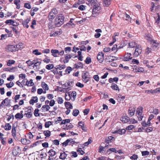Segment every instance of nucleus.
<instances>
[{"label": "nucleus", "instance_id": "1", "mask_svg": "<svg viewBox=\"0 0 160 160\" xmlns=\"http://www.w3.org/2000/svg\"><path fill=\"white\" fill-rule=\"evenodd\" d=\"M64 17L63 16L60 14L56 17L55 20V25L56 27H60L64 23Z\"/></svg>", "mask_w": 160, "mask_h": 160}, {"label": "nucleus", "instance_id": "2", "mask_svg": "<svg viewBox=\"0 0 160 160\" xmlns=\"http://www.w3.org/2000/svg\"><path fill=\"white\" fill-rule=\"evenodd\" d=\"M33 68L35 70H38L40 68V65L41 62L39 61L38 59H35L33 60Z\"/></svg>", "mask_w": 160, "mask_h": 160}, {"label": "nucleus", "instance_id": "3", "mask_svg": "<svg viewBox=\"0 0 160 160\" xmlns=\"http://www.w3.org/2000/svg\"><path fill=\"white\" fill-rule=\"evenodd\" d=\"M6 51L8 52H13L16 51L17 47L16 45H9L7 46L6 47Z\"/></svg>", "mask_w": 160, "mask_h": 160}, {"label": "nucleus", "instance_id": "4", "mask_svg": "<svg viewBox=\"0 0 160 160\" xmlns=\"http://www.w3.org/2000/svg\"><path fill=\"white\" fill-rule=\"evenodd\" d=\"M142 52V48L139 45H138L137 46H136V48L134 53V55L135 57L138 56L139 54L141 53Z\"/></svg>", "mask_w": 160, "mask_h": 160}, {"label": "nucleus", "instance_id": "5", "mask_svg": "<svg viewBox=\"0 0 160 160\" xmlns=\"http://www.w3.org/2000/svg\"><path fill=\"white\" fill-rule=\"evenodd\" d=\"M82 77L83 81L86 83L88 82L90 79L89 76V73L88 72H86L83 73Z\"/></svg>", "mask_w": 160, "mask_h": 160}, {"label": "nucleus", "instance_id": "6", "mask_svg": "<svg viewBox=\"0 0 160 160\" xmlns=\"http://www.w3.org/2000/svg\"><path fill=\"white\" fill-rule=\"evenodd\" d=\"M10 104V100L8 99V98H6L0 104V107L2 108L5 106H8Z\"/></svg>", "mask_w": 160, "mask_h": 160}, {"label": "nucleus", "instance_id": "7", "mask_svg": "<svg viewBox=\"0 0 160 160\" xmlns=\"http://www.w3.org/2000/svg\"><path fill=\"white\" fill-rule=\"evenodd\" d=\"M57 11H51L48 15V18L49 20L54 18L57 14Z\"/></svg>", "mask_w": 160, "mask_h": 160}, {"label": "nucleus", "instance_id": "8", "mask_svg": "<svg viewBox=\"0 0 160 160\" xmlns=\"http://www.w3.org/2000/svg\"><path fill=\"white\" fill-rule=\"evenodd\" d=\"M97 58L99 62L102 63L104 60V53L102 52H99L97 55Z\"/></svg>", "mask_w": 160, "mask_h": 160}, {"label": "nucleus", "instance_id": "9", "mask_svg": "<svg viewBox=\"0 0 160 160\" xmlns=\"http://www.w3.org/2000/svg\"><path fill=\"white\" fill-rule=\"evenodd\" d=\"M80 4L79 3H75L73 5V8H78L80 10H84L85 9V6L83 5H79Z\"/></svg>", "mask_w": 160, "mask_h": 160}, {"label": "nucleus", "instance_id": "10", "mask_svg": "<svg viewBox=\"0 0 160 160\" xmlns=\"http://www.w3.org/2000/svg\"><path fill=\"white\" fill-rule=\"evenodd\" d=\"M132 58L131 53L128 52L124 55L123 60L124 61H127L131 60Z\"/></svg>", "mask_w": 160, "mask_h": 160}, {"label": "nucleus", "instance_id": "11", "mask_svg": "<svg viewBox=\"0 0 160 160\" xmlns=\"http://www.w3.org/2000/svg\"><path fill=\"white\" fill-rule=\"evenodd\" d=\"M62 32V31L61 29H59L58 30L56 31L53 33H50V37H55L58 35H59Z\"/></svg>", "mask_w": 160, "mask_h": 160}, {"label": "nucleus", "instance_id": "12", "mask_svg": "<svg viewBox=\"0 0 160 160\" xmlns=\"http://www.w3.org/2000/svg\"><path fill=\"white\" fill-rule=\"evenodd\" d=\"M32 107L28 108L27 113H25L24 115H26V117L30 118L32 117Z\"/></svg>", "mask_w": 160, "mask_h": 160}, {"label": "nucleus", "instance_id": "13", "mask_svg": "<svg viewBox=\"0 0 160 160\" xmlns=\"http://www.w3.org/2000/svg\"><path fill=\"white\" fill-rule=\"evenodd\" d=\"M136 110L135 108L134 107H131L128 109V114L131 117L134 115Z\"/></svg>", "mask_w": 160, "mask_h": 160}, {"label": "nucleus", "instance_id": "14", "mask_svg": "<svg viewBox=\"0 0 160 160\" xmlns=\"http://www.w3.org/2000/svg\"><path fill=\"white\" fill-rule=\"evenodd\" d=\"M38 99L37 96H33L32 97L31 99L29 101V103L30 104L33 105L35 103L38 102Z\"/></svg>", "mask_w": 160, "mask_h": 160}, {"label": "nucleus", "instance_id": "15", "mask_svg": "<svg viewBox=\"0 0 160 160\" xmlns=\"http://www.w3.org/2000/svg\"><path fill=\"white\" fill-rule=\"evenodd\" d=\"M50 108L49 105H44L42 107L40 110L42 112H45L48 111Z\"/></svg>", "mask_w": 160, "mask_h": 160}, {"label": "nucleus", "instance_id": "16", "mask_svg": "<svg viewBox=\"0 0 160 160\" xmlns=\"http://www.w3.org/2000/svg\"><path fill=\"white\" fill-rule=\"evenodd\" d=\"M95 31L97 33L94 34V37L96 38H99L101 35V34L100 33H101L102 32V30L100 29H96L95 30Z\"/></svg>", "mask_w": 160, "mask_h": 160}, {"label": "nucleus", "instance_id": "17", "mask_svg": "<svg viewBox=\"0 0 160 160\" xmlns=\"http://www.w3.org/2000/svg\"><path fill=\"white\" fill-rule=\"evenodd\" d=\"M23 111H21L20 113H17L15 116V117L16 119H21L23 118Z\"/></svg>", "mask_w": 160, "mask_h": 160}, {"label": "nucleus", "instance_id": "18", "mask_svg": "<svg viewBox=\"0 0 160 160\" xmlns=\"http://www.w3.org/2000/svg\"><path fill=\"white\" fill-rule=\"evenodd\" d=\"M51 52L52 54V55L55 57H58V55L59 51L57 49H52Z\"/></svg>", "mask_w": 160, "mask_h": 160}, {"label": "nucleus", "instance_id": "19", "mask_svg": "<svg viewBox=\"0 0 160 160\" xmlns=\"http://www.w3.org/2000/svg\"><path fill=\"white\" fill-rule=\"evenodd\" d=\"M30 21L29 18H28L26 20H24L22 22V24L24 27L28 28L29 27V25L28 23Z\"/></svg>", "mask_w": 160, "mask_h": 160}, {"label": "nucleus", "instance_id": "20", "mask_svg": "<svg viewBox=\"0 0 160 160\" xmlns=\"http://www.w3.org/2000/svg\"><path fill=\"white\" fill-rule=\"evenodd\" d=\"M143 108L142 107H138L136 110V114L138 116H141L142 114Z\"/></svg>", "mask_w": 160, "mask_h": 160}, {"label": "nucleus", "instance_id": "21", "mask_svg": "<svg viewBox=\"0 0 160 160\" xmlns=\"http://www.w3.org/2000/svg\"><path fill=\"white\" fill-rule=\"evenodd\" d=\"M73 56L72 54H67L65 57V59L64 60V63H68L69 59L71 58Z\"/></svg>", "mask_w": 160, "mask_h": 160}, {"label": "nucleus", "instance_id": "22", "mask_svg": "<svg viewBox=\"0 0 160 160\" xmlns=\"http://www.w3.org/2000/svg\"><path fill=\"white\" fill-rule=\"evenodd\" d=\"M92 6V7L93 8L92 9V10H100L101 9L100 7L99 6L98 4L96 3H92L91 4Z\"/></svg>", "mask_w": 160, "mask_h": 160}, {"label": "nucleus", "instance_id": "23", "mask_svg": "<svg viewBox=\"0 0 160 160\" xmlns=\"http://www.w3.org/2000/svg\"><path fill=\"white\" fill-rule=\"evenodd\" d=\"M6 71H9L11 72H15L18 70L17 67H12L11 68H8L5 69Z\"/></svg>", "mask_w": 160, "mask_h": 160}, {"label": "nucleus", "instance_id": "24", "mask_svg": "<svg viewBox=\"0 0 160 160\" xmlns=\"http://www.w3.org/2000/svg\"><path fill=\"white\" fill-rule=\"evenodd\" d=\"M151 45L152 47L156 48L158 46V43L156 41L152 39V40L151 41Z\"/></svg>", "mask_w": 160, "mask_h": 160}, {"label": "nucleus", "instance_id": "25", "mask_svg": "<svg viewBox=\"0 0 160 160\" xmlns=\"http://www.w3.org/2000/svg\"><path fill=\"white\" fill-rule=\"evenodd\" d=\"M65 106L67 109H72L73 106L71 103L69 102H65Z\"/></svg>", "mask_w": 160, "mask_h": 160}, {"label": "nucleus", "instance_id": "26", "mask_svg": "<svg viewBox=\"0 0 160 160\" xmlns=\"http://www.w3.org/2000/svg\"><path fill=\"white\" fill-rule=\"evenodd\" d=\"M74 20L73 18H71L69 22L66 25V26L69 27H74V24L72 23V21Z\"/></svg>", "mask_w": 160, "mask_h": 160}, {"label": "nucleus", "instance_id": "27", "mask_svg": "<svg viewBox=\"0 0 160 160\" xmlns=\"http://www.w3.org/2000/svg\"><path fill=\"white\" fill-rule=\"evenodd\" d=\"M41 85L42 88L44 90L47 91L49 89V87L48 85L45 82H42Z\"/></svg>", "mask_w": 160, "mask_h": 160}, {"label": "nucleus", "instance_id": "28", "mask_svg": "<svg viewBox=\"0 0 160 160\" xmlns=\"http://www.w3.org/2000/svg\"><path fill=\"white\" fill-rule=\"evenodd\" d=\"M144 71V69L141 67L138 66L133 72L135 73L142 72Z\"/></svg>", "mask_w": 160, "mask_h": 160}, {"label": "nucleus", "instance_id": "29", "mask_svg": "<svg viewBox=\"0 0 160 160\" xmlns=\"http://www.w3.org/2000/svg\"><path fill=\"white\" fill-rule=\"evenodd\" d=\"M22 143L24 145L29 144L31 142L29 140L26 138H22L21 140Z\"/></svg>", "mask_w": 160, "mask_h": 160}, {"label": "nucleus", "instance_id": "30", "mask_svg": "<svg viewBox=\"0 0 160 160\" xmlns=\"http://www.w3.org/2000/svg\"><path fill=\"white\" fill-rule=\"evenodd\" d=\"M5 22L6 24H8L10 25H12L13 26H16V24H14L15 23L14 21L12 19L7 20L5 21Z\"/></svg>", "mask_w": 160, "mask_h": 160}, {"label": "nucleus", "instance_id": "31", "mask_svg": "<svg viewBox=\"0 0 160 160\" xmlns=\"http://www.w3.org/2000/svg\"><path fill=\"white\" fill-rule=\"evenodd\" d=\"M111 4V0H103V5L104 7H108Z\"/></svg>", "mask_w": 160, "mask_h": 160}, {"label": "nucleus", "instance_id": "32", "mask_svg": "<svg viewBox=\"0 0 160 160\" xmlns=\"http://www.w3.org/2000/svg\"><path fill=\"white\" fill-rule=\"evenodd\" d=\"M67 154L65 152H63L62 153H61L59 158L62 159H64L67 157Z\"/></svg>", "mask_w": 160, "mask_h": 160}, {"label": "nucleus", "instance_id": "33", "mask_svg": "<svg viewBox=\"0 0 160 160\" xmlns=\"http://www.w3.org/2000/svg\"><path fill=\"white\" fill-rule=\"evenodd\" d=\"M48 153L50 156L49 157H52L55 156L56 154V152L52 149L49 150Z\"/></svg>", "mask_w": 160, "mask_h": 160}, {"label": "nucleus", "instance_id": "34", "mask_svg": "<svg viewBox=\"0 0 160 160\" xmlns=\"http://www.w3.org/2000/svg\"><path fill=\"white\" fill-rule=\"evenodd\" d=\"M111 88L114 90L119 91V88L116 84L112 83L111 86Z\"/></svg>", "mask_w": 160, "mask_h": 160}, {"label": "nucleus", "instance_id": "35", "mask_svg": "<svg viewBox=\"0 0 160 160\" xmlns=\"http://www.w3.org/2000/svg\"><path fill=\"white\" fill-rule=\"evenodd\" d=\"M119 35V33L118 32H116L114 33V35L112 36V41L113 42H115L116 41V37L118 36Z\"/></svg>", "mask_w": 160, "mask_h": 160}, {"label": "nucleus", "instance_id": "36", "mask_svg": "<svg viewBox=\"0 0 160 160\" xmlns=\"http://www.w3.org/2000/svg\"><path fill=\"white\" fill-rule=\"evenodd\" d=\"M71 98L70 92L66 93L65 94V99L66 100H70Z\"/></svg>", "mask_w": 160, "mask_h": 160}, {"label": "nucleus", "instance_id": "37", "mask_svg": "<svg viewBox=\"0 0 160 160\" xmlns=\"http://www.w3.org/2000/svg\"><path fill=\"white\" fill-rule=\"evenodd\" d=\"M121 120L124 123H126L129 120V118L127 116H125L122 118Z\"/></svg>", "mask_w": 160, "mask_h": 160}, {"label": "nucleus", "instance_id": "38", "mask_svg": "<svg viewBox=\"0 0 160 160\" xmlns=\"http://www.w3.org/2000/svg\"><path fill=\"white\" fill-rule=\"evenodd\" d=\"M11 126L9 123H6L4 127V129L6 130H9L11 129Z\"/></svg>", "mask_w": 160, "mask_h": 160}, {"label": "nucleus", "instance_id": "39", "mask_svg": "<svg viewBox=\"0 0 160 160\" xmlns=\"http://www.w3.org/2000/svg\"><path fill=\"white\" fill-rule=\"evenodd\" d=\"M43 133L44 135L47 137H49L51 135V132L49 130L44 131Z\"/></svg>", "mask_w": 160, "mask_h": 160}, {"label": "nucleus", "instance_id": "40", "mask_svg": "<svg viewBox=\"0 0 160 160\" xmlns=\"http://www.w3.org/2000/svg\"><path fill=\"white\" fill-rule=\"evenodd\" d=\"M137 45L136 42H131L129 43V46L130 48H133L135 47H136Z\"/></svg>", "mask_w": 160, "mask_h": 160}, {"label": "nucleus", "instance_id": "41", "mask_svg": "<svg viewBox=\"0 0 160 160\" xmlns=\"http://www.w3.org/2000/svg\"><path fill=\"white\" fill-rule=\"evenodd\" d=\"M34 85V83L32 82V80L31 79L29 81H27L26 82V85L28 86H32Z\"/></svg>", "mask_w": 160, "mask_h": 160}, {"label": "nucleus", "instance_id": "42", "mask_svg": "<svg viewBox=\"0 0 160 160\" xmlns=\"http://www.w3.org/2000/svg\"><path fill=\"white\" fill-rule=\"evenodd\" d=\"M152 49L151 48L147 47L145 50V54L146 55H148L151 52Z\"/></svg>", "mask_w": 160, "mask_h": 160}, {"label": "nucleus", "instance_id": "43", "mask_svg": "<svg viewBox=\"0 0 160 160\" xmlns=\"http://www.w3.org/2000/svg\"><path fill=\"white\" fill-rule=\"evenodd\" d=\"M130 64H138L139 63V62L138 60L136 59H133L130 62Z\"/></svg>", "mask_w": 160, "mask_h": 160}, {"label": "nucleus", "instance_id": "44", "mask_svg": "<svg viewBox=\"0 0 160 160\" xmlns=\"http://www.w3.org/2000/svg\"><path fill=\"white\" fill-rule=\"evenodd\" d=\"M66 66L65 65H59L57 67L56 69H59L61 70L62 69H64L65 68Z\"/></svg>", "mask_w": 160, "mask_h": 160}, {"label": "nucleus", "instance_id": "45", "mask_svg": "<svg viewBox=\"0 0 160 160\" xmlns=\"http://www.w3.org/2000/svg\"><path fill=\"white\" fill-rule=\"evenodd\" d=\"M15 62V61L12 60H9L8 61L7 65L8 66H11L12 64H14Z\"/></svg>", "mask_w": 160, "mask_h": 160}, {"label": "nucleus", "instance_id": "46", "mask_svg": "<svg viewBox=\"0 0 160 160\" xmlns=\"http://www.w3.org/2000/svg\"><path fill=\"white\" fill-rule=\"evenodd\" d=\"M12 135L14 138L16 136V131L15 127H12Z\"/></svg>", "mask_w": 160, "mask_h": 160}, {"label": "nucleus", "instance_id": "47", "mask_svg": "<svg viewBox=\"0 0 160 160\" xmlns=\"http://www.w3.org/2000/svg\"><path fill=\"white\" fill-rule=\"evenodd\" d=\"M92 61L91 58L89 57H87L86 59L85 62L87 64H90Z\"/></svg>", "mask_w": 160, "mask_h": 160}, {"label": "nucleus", "instance_id": "48", "mask_svg": "<svg viewBox=\"0 0 160 160\" xmlns=\"http://www.w3.org/2000/svg\"><path fill=\"white\" fill-rule=\"evenodd\" d=\"M54 67L53 64H49L47 65L46 66V68L48 70H51Z\"/></svg>", "mask_w": 160, "mask_h": 160}, {"label": "nucleus", "instance_id": "49", "mask_svg": "<svg viewBox=\"0 0 160 160\" xmlns=\"http://www.w3.org/2000/svg\"><path fill=\"white\" fill-rule=\"evenodd\" d=\"M126 132V129H122L118 130V133L120 135H122L124 134Z\"/></svg>", "mask_w": 160, "mask_h": 160}, {"label": "nucleus", "instance_id": "50", "mask_svg": "<svg viewBox=\"0 0 160 160\" xmlns=\"http://www.w3.org/2000/svg\"><path fill=\"white\" fill-rule=\"evenodd\" d=\"M155 22L158 24L160 22V16L158 13L157 14V17L155 18Z\"/></svg>", "mask_w": 160, "mask_h": 160}, {"label": "nucleus", "instance_id": "51", "mask_svg": "<svg viewBox=\"0 0 160 160\" xmlns=\"http://www.w3.org/2000/svg\"><path fill=\"white\" fill-rule=\"evenodd\" d=\"M33 62V60L32 61H31L29 60L26 62V63L28 64V67H30L33 65L34 62Z\"/></svg>", "mask_w": 160, "mask_h": 160}, {"label": "nucleus", "instance_id": "52", "mask_svg": "<svg viewBox=\"0 0 160 160\" xmlns=\"http://www.w3.org/2000/svg\"><path fill=\"white\" fill-rule=\"evenodd\" d=\"M79 113V111L78 110L75 109L73 110L72 114L74 116H77Z\"/></svg>", "mask_w": 160, "mask_h": 160}, {"label": "nucleus", "instance_id": "53", "mask_svg": "<svg viewBox=\"0 0 160 160\" xmlns=\"http://www.w3.org/2000/svg\"><path fill=\"white\" fill-rule=\"evenodd\" d=\"M69 141V145H70L72 144L76 145L77 144V142H75L73 139H68Z\"/></svg>", "mask_w": 160, "mask_h": 160}, {"label": "nucleus", "instance_id": "54", "mask_svg": "<svg viewBox=\"0 0 160 160\" xmlns=\"http://www.w3.org/2000/svg\"><path fill=\"white\" fill-rule=\"evenodd\" d=\"M24 7L25 8L28 9H30L32 7L30 4L28 3H25L24 4Z\"/></svg>", "mask_w": 160, "mask_h": 160}, {"label": "nucleus", "instance_id": "55", "mask_svg": "<svg viewBox=\"0 0 160 160\" xmlns=\"http://www.w3.org/2000/svg\"><path fill=\"white\" fill-rule=\"evenodd\" d=\"M145 38L148 41L151 42V41L152 40V36L148 34L145 37Z\"/></svg>", "mask_w": 160, "mask_h": 160}, {"label": "nucleus", "instance_id": "56", "mask_svg": "<svg viewBox=\"0 0 160 160\" xmlns=\"http://www.w3.org/2000/svg\"><path fill=\"white\" fill-rule=\"evenodd\" d=\"M6 85L8 88H10L13 86L14 85V83L12 82H10L9 83L6 84Z\"/></svg>", "mask_w": 160, "mask_h": 160}, {"label": "nucleus", "instance_id": "57", "mask_svg": "<svg viewBox=\"0 0 160 160\" xmlns=\"http://www.w3.org/2000/svg\"><path fill=\"white\" fill-rule=\"evenodd\" d=\"M135 128V127L133 125H130L126 128V130H132Z\"/></svg>", "mask_w": 160, "mask_h": 160}, {"label": "nucleus", "instance_id": "58", "mask_svg": "<svg viewBox=\"0 0 160 160\" xmlns=\"http://www.w3.org/2000/svg\"><path fill=\"white\" fill-rule=\"evenodd\" d=\"M39 111V110L38 109H35V110L34 113V115L35 116H36V117L39 116L40 115L38 112Z\"/></svg>", "mask_w": 160, "mask_h": 160}, {"label": "nucleus", "instance_id": "59", "mask_svg": "<svg viewBox=\"0 0 160 160\" xmlns=\"http://www.w3.org/2000/svg\"><path fill=\"white\" fill-rule=\"evenodd\" d=\"M69 145V139H68L62 143L63 146L66 147L68 145Z\"/></svg>", "mask_w": 160, "mask_h": 160}, {"label": "nucleus", "instance_id": "60", "mask_svg": "<svg viewBox=\"0 0 160 160\" xmlns=\"http://www.w3.org/2000/svg\"><path fill=\"white\" fill-rule=\"evenodd\" d=\"M124 18H126V20L130 21L131 20V18L130 17L129 15L127 14H126L124 15Z\"/></svg>", "mask_w": 160, "mask_h": 160}, {"label": "nucleus", "instance_id": "61", "mask_svg": "<svg viewBox=\"0 0 160 160\" xmlns=\"http://www.w3.org/2000/svg\"><path fill=\"white\" fill-rule=\"evenodd\" d=\"M16 46L17 47V50H18V49H21L23 47V44L22 43H19L18 44L16 45Z\"/></svg>", "mask_w": 160, "mask_h": 160}, {"label": "nucleus", "instance_id": "62", "mask_svg": "<svg viewBox=\"0 0 160 160\" xmlns=\"http://www.w3.org/2000/svg\"><path fill=\"white\" fill-rule=\"evenodd\" d=\"M45 56L46 57V58L43 59V62L46 63H49L50 62V59L47 56H46V55H45Z\"/></svg>", "mask_w": 160, "mask_h": 160}, {"label": "nucleus", "instance_id": "63", "mask_svg": "<svg viewBox=\"0 0 160 160\" xmlns=\"http://www.w3.org/2000/svg\"><path fill=\"white\" fill-rule=\"evenodd\" d=\"M113 57L112 56H109L107 58V60H108V61L109 62H111L114 60V59L113 58Z\"/></svg>", "mask_w": 160, "mask_h": 160}, {"label": "nucleus", "instance_id": "64", "mask_svg": "<svg viewBox=\"0 0 160 160\" xmlns=\"http://www.w3.org/2000/svg\"><path fill=\"white\" fill-rule=\"evenodd\" d=\"M72 68L70 67H68L65 70L66 73H69L70 72L72 71Z\"/></svg>", "mask_w": 160, "mask_h": 160}]
</instances>
